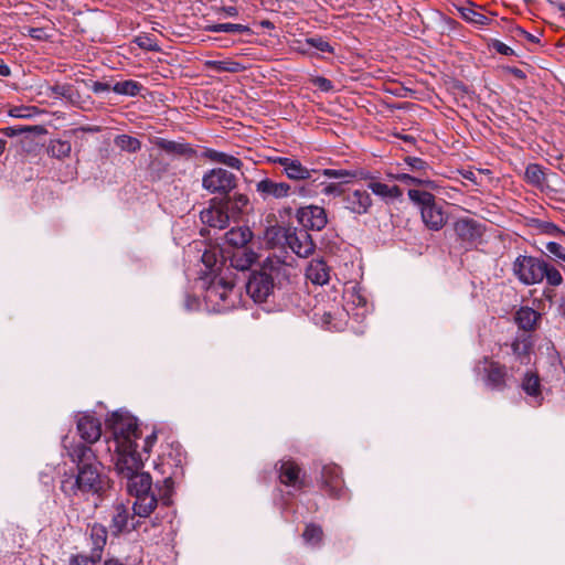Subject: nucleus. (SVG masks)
I'll list each match as a JSON object with an SVG mask.
<instances>
[{"label":"nucleus","instance_id":"58","mask_svg":"<svg viewBox=\"0 0 565 565\" xmlns=\"http://www.w3.org/2000/svg\"><path fill=\"white\" fill-rule=\"evenodd\" d=\"M9 115L14 118H28L31 116L29 107H13L10 109Z\"/></svg>","mask_w":565,"mask_h":565},{"label":"nucleus","instance_id":"2","mask_svg":"<svg viewBox=\"0 0 565 565\" xmlns=\"http://www.w3.org/2000/svg\"><path fill=\"white\" fill-rule=\"evenodd\" d=\"M289 268L279 257H267L259 270L248 275L245 282L246 292L255 302H265L273 294L274 288L288 280Z\"/></svg>","mask_w":565,"mask_h":565},{"label":"nucleus","instance_id":"59","mask_svg":"<svg viewBox=\"0 0 565 565\" xmlns=\"http://www.w3.org/2000/svg\"><path fill=\"white\" fill-rule=\"evenodd\" d=\"M56 97H68L71 87L68 85H54L50 88Z\"/></svg>","mask_w":565,"mask_h":565},{"label":"nucleus","instance_id":"16","mask_svg":"<svg viewBox=\"0 0 565 565\" xmlns=\"http://www.w3.org/2000/svg\"><path fill=\"white\" fill-rule=\"evenodd\" d=\"M484 374V383L490 390L502 392L508 387L510 376L505 365L486 360Z\"/></svg>","mask_w":565,"mask_h":565},{"label":"nucleus","instance_id":"23","mask_svg":"<svg viewBox=\"0 0 565 565\" xmlns=\"http://www.w3.org/2000/svg\"><path fill=\"white\" fill-rule=\"evenodd\" d=\"M319 173V170L309 169L305 167L299 159L291 157L289 160L284 174L290 181H302L310 180L313 175Z\"/></svg>","mask_w":565,"mask_h":565},{"label":"nucleus","instance_id":"24","mask_svg":"<svg viewBox=\"0 0 565 565\" xmlns=\"http://www.w3.org/2000/svg\"><path fill=\"white\" fill-rule=\"evenodd\" d=\"M127 479V488L134 497L138 494H146L149 492H153L152 490V478L147 472H138Z\"/></svg>","mask_w":565,"mask_h":565},{"label":"nucleus","instance_id":"27","mask_svg":"<svg viewBox=\"0 0 565 565\" xmlns=\"http://www.w3.org/2000/svg\"><path fill=\"white\" fill-rule=\"evenodd\" d=\"M253 234L246 226L233 227L224 234L225 242L230 245L238 248H246V244L250 241Z\"/></svg>","mask_w":565,"mask_h":565},{"label":"nucleus","instance_id":"35","mask_svg":"<svg viewBox=\"0 0 565 565\" xmlns=\"http://www.w3.org/2000/svg\"><path fill=\"white\" fill-rule=\"evenodd\" d=\"M142 85L134 79H126L122 82H116L111 90L118 95L135 97L140 94Z\"/></svg>","mask_w":565,"mask_h":565},{"label":"nucleus","instance_id":"3","mask_svg":"<svg viewBox=\"0 0 565 565\" xmlns=\"http://www.w3.org/2000/svg\"><path fill=\"white\" fill-rule=\"evenodd\" d=\"M174 481L171 476L163 479L162 483L159 481L156 483L157 493L149 492L146 494H138L134 502V514L140 518L149 516L158 505L160 501L163 505H170L172 503L171 497L173 494Z\"/></svg>","mask_w":565,"mask_h":565},{"label":"nucleus","instance_id":"45","mask_svg":"<svg viewBox=\"0 0 565 565\" xmlns=\"http://www.w3.org/2000/svg\"><path fill=\"white\" fill-rule=\"evenodd\" d=\"M404 161L413 172L423 178L427 177V171L430 170L429 164L422 158L407 156Z\"/></svg>","mask_w":565,"mask_h":565},{"label":"nucleus","instance_id":"21","mask_svg":"<svg viewBox=\"0 0 565 565\" xmlns=\"http://www.w3.org/2000/svg\"><path fill=\"white\" fill-rule=\"evenodd\" d=\"M228 260L232 268L245 273L257 260V254L249 248H238L228 256Z\"/></svg>","mask_w":565,"mask_h":565},{"label":"nucleus","instance_id":"53","mask_svg":"<svg viewBox=\"0 0 565 565\" xmlns=\"http://www.w3.org/2000/svg\"><path fill=\"white\" fill-rule=\"evenodd\" d=\"M306 43L307 45H309L310 47L312 49H316L320 52H328V53H331L333 51L332 46L329 44V42H327L326 40H323L321 36H316V38H308L306 40Z\"/></svg>","mask_w":565,"mask_h":565},{"label":"nucleus","instance_id":"19","mask_svg":"<svg viewBox=\"0 0 565 565\" xmlns=\"http://www.w3.org/2000/svg\"><path fill=\"white\" fill-rule=\"evenodd\" d=\"M210 207L204 209L200 213L202 223L207 224L211 227L225 228L230 222V214L223 205V201L216 202V199L211 201Z\"/></svg>","mask_w":565,"mask_h":565},{"label":"nucleus","instance_id":"63","mask_svg":"<svg viewBox=\"0 0 565 565\" xmlns=\"http://www.w3.org/2000/svg\"><path fill=\"white\" fill-rule=\"evenodd\" d=\"M30 38L34 40H44L46 38L45 31L43 28H30L28 31Z\"/></svg>","mask_w":565,"mask_h":565},{"label":"nucleus","instance_id":"18","mask_svg":"<svg viewBox=\"0 0 565 565\" xmlns=\"http://www.w3.org/2000/svg\"><path fill=\"white\" fill-rule=\"evenodd\" d=\"M276 469L278 471L280 483L297 489H301L303 487L305 483L301 478L302 470L296 461L291 459L280 460L276 463Z\"/></svg>","mask_w":565,"mask_h":565},{"label":"nucleus","instance_id":"32","mask_svg":"<svg viewBox=\"0 0 565 565\" xmlns=\"http://www.w3.org/2000/svg\"><path fill=\"white\" fill-rule=\"evenodd\" d=\"M323 536L322 527L316 523H308L302 533L303 542L311 547H320Z\"/></svg>","mask_w":565,"mask_h":565},{"label":"nucleus","instance_id":"5","mask_svg":"<svg viewBox=\"0 0 565 565\" xmlns=\"http://www.w3.org/2000/svg\"><path fill=\"white\" fill-rule=\"evenodd\" d=\"M543 269H546V260L531 255H519L512 265L513 275L525 286L542 282Z\"/></svg>","mask_w":565,"mask_h":565},{"label":"nucleus","instance_id":"62","mask_svg":"<svg viewBox=\"0 0 565 565\" xmlns=\"http://www.w3.org/2000/svg\"><path fill=\"white\" fill-rule=\"evenodd\" d=\"M290 159H291V157L274 156V157H269L268 161L270 163L279 164L280 167H282V172H284Z\"/></svg>","mask_w":565,"mask_h":565},{"label":"nucleus","instance_id":"42","mask_svg":"<svg viewBox=\"0 0 565 565\" xmlns=\"http://www.w3.org/2000/svg\"><path fill=\"white\" fill-rule=\"evenodd\" d=\"M461 18L467 22L478 24V25H487L490 22V19L483 13L475 10L471 7H462L459 9Z\"/></svg>","mask_w":565,"mask_h":565},{"label":"nucleus","instance_id":"8","mask_svg":"<svg viewBox=\"0 0 565 565\" xmlns=\"http://www.w3.org/2000/svg\"><path fill=\"white\" fill-rule=\"evenodd\" d=\"M236 181L237 179L232 172L215 168L203 175L202 185L211 193L227 195L236 186Z\"/></svg>","mask_w":565,"mask_h":565},{"label":"nucleus","instance_id":"1","mask_svg":"<svg viewBox=\"0 0 565 565\" xmlns=\"http://www.w3.org/2000/svg\"><path fill=\"white\" fill-rule=\"evenodd\" d=\"M64 448L76 465V472L64 473L61 491L71 500L102 495L108 488V479L102 475V463L90 446L81 443L67 445L65 438Z\"/></svg>","mask_w":565,"mask_h":565},{"label":"nucleus","instance_id":"10","mask_svg":"<svg viewBox=\"0 0 565 565\" xmlns=\"http://www.w3.org/2000/svg\"><path fill=\"white\" fill-rule=\"evenodd\" d=\"M286 245L299 257H309L313 254L316 244L305 228H288L285 233Z\"/></svg>","mask_w":565,"mask_h":565},{"label":"nucleus","instance_id":"44","mask_svg":"<svg viewBox=\"0 0 565 565\" xmlns=\"http://www.w3.org/2000/svg\"><path fill=\"white\" fill-rule=\"evenodd\" d=\"M533 225L542 234L555 237L565 235V232L553 222L533 220Z\"/></svg>","mask_w":565,"mask_h":565},{"label":"nucleus","instance_id":"33","mask_svg":"<svg viewBox=\"0 0 565 565\" xmlns=\"http://www.w3.org/2000/svg\"><path fill=\"white\" fill-rule=\"evenodd\" d=\"M532 343L527 337L523 335L522 338H516L512 344L511 349L516 360L520 361L521 364H527L530 362V351Z\"/></svg>","mask_w":565,"mask_h":565},{"label":"nucleus","instance_id":"4","mask_svg":"<svg viewBox=\"0 0 565 565\" xmlns=\"http://www.w3.org/2000/svg\"><path fill=\"white\" fill-rule=\"evenodd\" d=\"M106 426L111 430L115 445L136 444L139 428L135 417L126 412H114L106 419Z\"/></svg>","mask_w":565,"mask_h":565},{"label":"nucleus","instance_id":"17","mask_svg":"<svg viewBox=\"0 0 565 565\" xmlns=\"http://www.w3.org/2000/svg\"><path fill=\"white\" fill-rule=\"evenodd\" d=\"M79 437L89 446L99 440L102 436V423L89 414L79 415L76 420Z\"/></svg>","mask_w":565,"mask_h":565},{"label":"nucleus","instance_id":"12","mask_svg":"<svg viewBox=\"0 0 565 565\" xmlns=\"http://www.w3.org/2000/svg\"><path fill=\"white\" fill-rule=\"evenodd\" d=\"M322 489L332 498L344 495V482L341 468L334 463L324 465L321 470Z\"/></svg>","mask_w":565,"mask_h":565},{"label":"nucleus","instance_id":"61","mask_svg":"<svg viewBox=\"0 0 565 565\" xmlns=\"http://www.w3.org/2000/svg\"><path fill=\"white\" fill-rule=\"evenodd\" d=\"M514 33H515L516 36L524 38L529 42H532V43H537L539 42V38H536L535 35L526 32L525 30H523L520 26L515 28Z\"/></svg>","mask_w":565,"mask_h":565},{"label":"nucleus","instance_id":"38","mask_svg":"<svg viewBox=\"0 0 565 565\" xmlns=\"http://www.w3.org/2000/svg\"><path fill=\"white\" fill-rule=\"evenodd\" d=\"M115 145L122 151L129 153L138 152L141 149L139 139L129 135H119L115 138Z\"/></svg>","mask_w":565,"mask_h":565},{"label":"nucleus","instance_id":"36","mask_svg":"<svg viewBox=\"0 0 565 565\" xmlns=\"http://www.w3.org/2000/svg\"><path fill=\"white\" fill-rule=\"evenodd\" d=\"M303 181V184L292 188V194L297 193L302 198H313L317 195V188L324 184V181H320L318 174L313 175L310 180Z\"/></svg>","mask_w":565,"mask_h":565},{"label":"nucleus","instance_id":"56","mask_svg":"<svg viewBox=\"0 0 565 565\" xmlns=\"http://www.w3.org/2000/svg\"><path fill=\"white\" fill-rule=\"evenodd\" d=\"M111 87H113V85L110 83H108V82H99V81H95V82H93L89 85V89L94 94H102V93H105V92H109V90H111Z\"/></svg>","mask_w":565,"mask_h":565},{"label":"nucleus","instance_id":"26","mask_svg":"<svg viewBox=\"0 0 565 565\" xmlns=\"http://www.w3.org/2000/svg\"><path fill=\"white\" fill-rule=\"evenodd\" d=\"M540 318L541 315L536 310L530 307H521L515 312L514 320L520 329L524 331H532L536 328Z\"/></svg>","mask_w":565,"mask_h":565},{"label":"nucleus","instance_id":"29","mask_svg":"<svg viewBox=\"0 0 565 565\" xmlns=\"http://www.w3.org/2000/svg\"><path fill=\"white\" fill-rule=\"evenodd\" d=\"M89 537L92 541V552L95 553V557L102 556L104 547L107 542V529L103 524L95 523L90 526Z\"/></svg>","mask_w":565,"mask_h":565},{"label":"nucleus","instance_id":"48","mask_svg":"<svg viewBox=\"0 0 565 565\" xmlns=\"http://www.w3.org/2000/svg\"><path fill=\"white\" fill-rule=\"evenodd\" d=\"M553 287H557L563 284V276L561 271L546 262V269H543V280Z\"/></svg>","mask_w":565,"mask_h":565},{"label":"nucleus","instance_id":"49","mask_svg":"<svg viewBox=\"0 0 565 565\" xmlns=\"http://www.w3.org/2000/svg\"><path fill=\"white\" fill-rule=\"evenodd\" d=\"M102 556L95 557V553L90 551V555L74 554L70 557V565H96L100 562Z\"/></svg>","mask_w":565,"mask_h":565},{"label":"nucleus","instance_id":"52","mask_svg":"<svg viewBox=\"0 0 565 565\" xmlns=\"http://www.w3.org/2000/svg\"><path fill=\"white\" fill-rule=\"evenodd\" d=\"M394 179L402 183L408 184V185H411V184L422 185V184L430 183V181H428L427 179H425L420 175H412L408 173H398L394 177Z\"/></svg>","mask_w":565,"mask_h":565},{"label":"nucleus","instance_id":"60","mask_svg":"<svg viewBox=\"0 0 565 565\" xmlns=\"http://www.w3.org/2000/svg\"><path fill=\"white\" fill-rule=\"evenodd\" d=\"M315 84L322 90L329 92L333 88L332 82L326 77H317Z\"/></svg>","mask_w":565,"mask_h":565},{"label":"nucleus","instance_id":"40","mask_svg":"<svg viewBox=\"0 0 565 565\" xmlns=\"http://www.w3.org/2000/svg\"><path fill=\"white\" fill-rule=\"evenodd\" d=\"M527 183L541 186L545 182V173L540 164L530 163L524 173Z\"/></svg>","mask_w":565,"mask_h":565},{"label":"nucleus","instance_id":"57","mask_svg":"<svg viewBox=\"0 0 565 565\" xmlns=\"http://www.w3.org/2000/svg\"><path fill=\"white\" fill-rule=\"evenodd\" d=\"M492 47L502 55L510 56L514 54V51L510 46L499 40L492 42Z\"/></svg>","mask_w":565,"mask_h":565},{"label":"nucleus","instance_id":"41","mask_svg":"<svg viewBox=\"0 0 565 565\" xmlns=\"http://www.w3.org/2000/svg\"><path fill=\"white\" fill-rule=\"evenodd\" d=\"M209 32H224V33H248L250 32L249 26L236 23H216L205 28Z\"/></svg>","mask_w":565,"mask_h":565},{"label":"nucleus","instance_id":"55","mask_svg":"<svg viewBox=\"0 0 565 565\" xmlns=\"http://www.w3.org/2000/svg\"><path fill=\"white\" fill-rule=\"evenodd\" d=\"M546 250L556 259L565 263V247L556 242H548L545 245Z\"/></svg>","mask_w":565,"mask_h":565},{"label":"nucleus","instance_id":"47","mask_svg":"<svg viewBox=\"0 0 565 565\" xmlns=\"http://www.w3.org/2000/svg\"><path fill=\"white\" fill-rule=\"evenodd\" d=\"M319 177L323 175L330 179H344L347 182L356 178V172L344 169H323L317 173Z\"/></svg>","mask_w":565,"mask_h":565},{"label":"nucleus","instance_id":"34","mask_svg":"<svg viewBox=\"0 0 565 565\" xmlns=\"http://www.w3.org/2000/svg\"><path fill=\"white\" fill-rule=\"evenodd\" d=\"M522 390L531 397L541 401V382L537 374L527 372L521 384Z\"/></svg>","mask_w":565,"mask_h":565},{"label":"nucleus","instance_id":"43","mask_svg":"<svg viewBox=\"0 0 565 565\" xmlns=\"http://www.w3.org/2000/svg\"><path fill=\"white\" fill-rule=\"evenodd\" d=\"M47 151L51 157L63 159L71 154L72 146L67 140H53Z\"/></svg>","mask_w":565,"mask_h":565},{"label":"nucleus","instance_id":"13","mask_svg":"<svg viewBox=\"0 0 565 565\" xmlns=\"http://www.w3.org/2000/svg\"><path fill=\"white\" fill-rule=\"evenodd\" d=\"M454 231L458 239L471 246L481 239L484 225L473 218L461 217L454 223Z\"/></svg>","mask_w":565,"mask_h":565},{"label":"nucleus","instance_id":"22","mask_svg":"<svg viewBox=\"0 0 565 565\" xmlns=\"http://www.w3.org/2000/svg\"><path fill=\"white\" fill-rule=\"evenodd\" d=\"M153 143L157 148H159L160 150L164 151L168 154L188 158L193 157L195 154V151L189 143L168 140L164 138H156Z\"/></svg>","mask_w":565,"mask_h":565},{"label":"nucleus","instance_id":"46","mask_svg":"<svg viewBox=\"0 0 565 565\" xmlns=\"http://www.w3.org/2000/svg\"><path fill=\"white\" fill-rule=\"evenodd\" d=\"M408 198L412 202L416 203L420 206V210L428 205L429 203H433L435 200V196L427 191H419L415 189L408 190Z\"/></svg>","mask_w":565,"mask_h":565},{"label":"nucleus","instance_id":"20","mask_svg":"<svg viewBox=\"0 0 565 565\" xmlns=\"http://www.w3.org/2000/svg\"><path fill=\"white\" fill-rule=\"evenodd\" d=\"M422 220L431 231H439L447 222V215L441 205L436 200L420 210Z\"/></svg>","mask_w":565,"mask_h":565},{"label":"nucleus","instance_id":"39","mask_svg":"<svg viewBox=\"0 0 565 565\" xmlns=\"http://www.w3.org/2000/svg\"><path fill=\"white\" fill-rule=\"evenodd\" d=\"M207 65L217 72L239 73L245 70L242 63L233 60L210 61Z\"/></svg>","mask_w":565,"mask_h":565},{"label":"nucleus","instance_id":"6","mask_svg":"<svg viewBox=\"0 0 565 565\" xmlns=\"http://www.w3.org/2000/svg\"><path fill=\"white\" fill-rule=\"evenodd\" d=\"M235 281L222 276H214L205 288L204 299L216 310H225L234 305L228 301Z\"/></svg>","mask_w":565,"mask_h":565},{"label":"nucleus","instance_id":"15","mask_svg":"<svg viewBox=\"0 0 565 565\" xmlns=\"http://www.w3.org/2000/svg\"><path fill=\"white\" fill-rule=\"evenodd\" d=\"M137 529V524L134 523V516L129 514L128 508L118 503L114 505L111 512V520L109 523V530L113 536H119L124 533H129Z\"/></svg>","mask_w":565,"mask_h":565},{"label":"nucleus","instance_id":"30","mask_svg":"<svg viewBox=\"0 0 565 565\" xmlns=\"http://www.w3.org/2000/svg\"><path fill=\"white\" fill-rule=\"evenodd\" d=\"M204 156H205V158H207L209 160H211L213 162L222 163L232 169L241 170L243 167V162L241 161V159H238L232 154L222 152V151H217L214 149H207L205 151Z\"/></svg>","mask_w":565,"mask_h":565},{"label":"nucleus","instance_id":"54","mask_svg":"<svg viewBox=\"0 0 565 565\" xmlns=\"http://www.w3.org/2000/svg\"><path fill=\"white\" fill-rule=\"evenodd\" d=\"M321 192L326 195L342 196L345 194V190L342 188V183H326L322 185Z\"/></svg>","mask_w":565,"mask_h":565},{"label":"nucleus","instance_id":"28","mask_svg":"<svg viewBox=\"0 0 565 565\" xmlns=\"http://www.w3.org/2000/svg\"><path fill=\"white\" fill-rule=\"evenodd\" d=\"M222 201L225 210L230 214V217H237L244 212L249 203L247 195L241 193H235L233 196L226 195Z\"/></svg>","mask_w":565,"mask_h":565},{"label":"nucleus","instance_id":"11","mask_svg":"<svg viewBox=\"0 0 565 565\" xmlns=\"http://www.w3.org/2000/svg\"><path fill=\"white\" fill-rule=\"evenodd\" d=\"M296 217L306 231H322L328 224L327 211L315 204L299 207Z\"/></svg>","mask_w":565,"mask_h":565},{"label":"nucleus","instance_id":"9","mask_svg":"<svg viewBox=\"0 0 565 565\" xmlns=\"http://www.w3.org/2000/svg\"><path fill=\"white\" fill-rule=\"evenodd\" d=\"M255 191L264 202H273L288 199L292 194V186L288 182L265 177L255 183Z\"/></svg>","mask_w":565,"mask_h":565},{"label":"nucleus","instance_id":"64","mask_svg":"<svg viewBox=\"0 0 565 565\" xmlns=\"http://www.w3.org/2000/svg\"><path fill=\"white\" fill-rule=\"evenodd\" d=\"M156 441H157L156 433H152L151 435L147 436L145 439L143 451L149 454L152 446L156 444Z\"/></svg>","mask_w":565,"mask_h":565},{"label":"nucleus","instance_id":"7","mask_svg":"<svg viewBox=\"0 0 565 565\" xmlns=\"http://www.w3.org/2000/svg\"><path fill=\"white\" fill-rule=\"evenodd\" d=\"M116 470L122 478L131 477L143 468V459L137 451V444L117 446Z\"/></svg>","mask_w":565,"mask_h":565},{"label":"nucleus","instance_id":"25","mask_svg":"<svg viewBox=\"0 0 565 565\" xmlns=\"http://www.w3.org/2000/svg\"><path fill=\"white\" fill-rule=\"evenodd\" d=\"M306 277L316 285L328 284L330 279L329 267L322 259H312L306 269Z\"/></svg>","mask_w":565,"mask_h":565},{"label":"nucleus","instance_id":"37","mask_svg":"<svg viewBox=\"0 0 565 565\" xmlns=\"http://www.w3.org/2000/svg\"><path fill=\"white\" fill-rule=\"evenodd\" d=\"M224 260L225 256L218 248L206 249L202 255V262L211 273H214L216 269H218V264L222 265Z\"/></svg>","mask_w":565,"mask_h":565},{"label":"nucleus","instance_id":"14","mask_svg":"<svg viewBox=\"0 0 565 565\" xmlns=\"http://www.w3.org/2000/svg\"><path fill=\"white\" fill-rule=\"evenodd\" d=\"M342 202L344 209L355 215L367 214L373 205L371 194L364 189L348 190Z\"/></svg>","mask_w":565,"mask_h":565},{"label":"nucleus","instance_id":"31","mask_svg":"<svg viewBox=\"0 0 565 565\" xmlns=\"http://www.w3.org/2000/svg\"><path fill=\"white\" fill-rule=\"evenodd\" d=\"M369 189L377 196L383 199H399L403 195V191L397 185H387L382 182H371L369 183Z\"/></svg>","mask_w":565,"mask_h":565},{"label":"nucleus","instance_id":"50","mask_svg":"<svg viewBox=\"0 0 565 565\" xmlns=\"http://www.w3.org/2000/svg\"><path fill=\"white\" fill-rule=\"evenodd\" d=\"M135 43L143 50L158 52L160 50L157 41L151 35H139L136 38Z\"/></svg>","mask_w":565,"mask_h":565},{"label":"nucleus","instance_id":"51","mask_svg":"<svg viewBox=\"0 0 565 565\" xmlns=\"http://www.w3.org/2000/svg\"><path fill=\"white\" fill-rule=\"evenodd\" d=\"M39 128V126H8L2 128L1 132L7 137H15L22 134L35 131Z\"/></svg>","mask_w":565,"mask_h":565}]
</instances>
